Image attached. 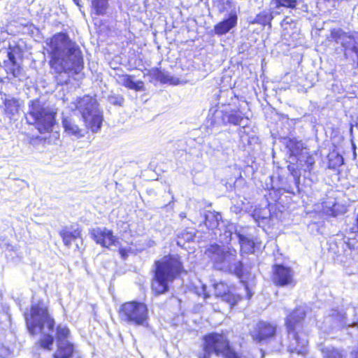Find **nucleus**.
I'll return each mask as SVG.
<instances>
[{"instance_id": "nucleus-1", "label": "nucleus", "mask_w": 358, "mask_h": 358, "mask_svg": "<svg viewBox=\"0 0 358 358\" xmlns=\"http://www.w3.org/2000/svg\"><path fill=\"white\" fill-rule=\"evenodd\" d=\"M27 329L30 335L36 336L43 333L45 327L49 331L55 330L56 350L52 354V358H73L76 352V348L73 343L68 341L71 337V330L65 324L56 322L50 313L47 302L40 299L31 303L29 309L24 312Z\"/></svg>"}, {"instance_id": "nucleus-2", "label": "nucleus", "mask_w": 358, "mask_h": 358, "mask_svg": "<svg viewBox=\"0 0 358 358\" xmlns=\"http://www.w3.org/2000/svg\"><path fill=\"white\" fill-rule=\"evenodd\" d=\"M45 44L48 65L55 73L74 77L83 71L85 62L82 50L68 33L57 32L46 40Z\"/></svg>"}, {"instance_id": "nucleus-3", "label": "nucleus", "mask_w": 358, "mask_h": 358, "mask_svg": "<svg viewBox=\"0 0 358 358\" xmlns=\"http://www.w3.org/2000/svg\"><path fill=\"white\" fill-rule=\"evenodd\" d=\"M187 273L180 256L168 255L154 262L150 280V289L154 296L166 294L169 290V283Z\"/></svg>"}, {"instance_id": "nucleus-4", "label": "nucleus", "mask_w": 358, "mask_h": 358, "mask_svg": "<svg viewBox=\"0 0 358 358\" xmlns=\"http://www.w3.org/2000/svg\"><path fill=\"white\" fill-rule=\"evenodd\" d=\"M306 317V311L301 306L294 307L285 317V328L287 335L291 338L287 351L291 354L304 356L308 353Z\"/></svg>"}, {"instance_id": "nucleus-5", "label": "nucleus", "mask_w": 358, "mask_h": 358, "mask_svg": "<svg viewBox=\"0 0 358 358\" xmlns=\"http://www.w3.org/2000/svg\"><path fill=\"white\" fill-rule=\"evenodd\" d=\"M26 121L34 126L40 134H50L57 123L56 109L47 106L38 98L31 100L28 104Z\"/></svg>"}, {"instance_id": "nucleus-6", "label": "nucleus", "mask_w": 358, "mask_h": 358, "mask_svg": "<svg viewBox=\"0 0 358 358\" xmlns=\"http://www.w3.org/2000/svg\"><path fill=\"white\" fill-rule=\"evenodd\" d=\"M202 352L198 358H211L214 355L223 358H241L224 333L210 332L202 336Z\"/></svg>"}, {"instance_id": "nucleus-7", "label": "nucleus", "mask_w": 358, "mask_h": 358, "mask_svg": "<svg viewBox=\"0 0 358 358\" xmlns=\"http://www.w3.org/2000/svg\"><path fill=\"white\" fill-rule=\"evenodd\" d=\"M74 109L77 110L85 123V126L92 133L100 130L103 121V113L99 108L96 99L90 94L78 96L73 102Z\"/></svg>"}, {"instance_id": "nucleus-8", "label": "nucleus", "mask_w": 358, "mask_h": 358, "mask_svg": "<svg viewBox=\"0 0 358 358\" xmlns=\"http://www.w3.org/2000/svg\"><path fill=\"white\" fill-rule=\"evenodd\" d=\"M121 322L134 327H148L150 322L149 308L146 303L131 300L122 303L117 310Z\"/></svg>"}, {"instance_id": "nucleus-9", "label": "nucleus", "mask_w": 358, "mask_h": 358, "mask_svg": "<svg viewBox=\"0 0 358 358\" xmlns=\"http://www.w3.org/2000/svg\"><path fill=\"white\" fill-rule=\"evenodd\" d=\"M287 150L289 158L294 157L295 162H289L287 164V170L291 176H293L296 184H299L301 180V169L302 164L300 157L303 154V150L306 149L304 144L301 141L296 138H289L285 143Z\"/></svg>"}, {"instance_id": "nucleus-10", "label": "nucleus", "mask_w": 358, "mask_h": 358, "mask_svg": "<svg viewBox=\"0 0 358 358\" xmlns=\"http://www.w3.org/2000/svg\"><path fill=\"white\" fill-rule=\"evenodd\" d=\"M277 334L278 326L276 324L260 320L255 324L250 335L254 341L262 343L274 339Z\"/></svg>"}, {"instance_id": "nucleus-11", "label": "nucleus", "mask_w": 358, "mask_h": 358, "mask_svg": "<svg viewBox=\"0 0 358 358\" xmlns=\"http://www.w3.org/2000/svg\"><path fill=\"white\" fill-rule=\"evenodd\" d=\"M91 238L96 244L103 248L109 249L120 244L118 237L114 234L113 230L106 227H96L90 231Z\"/></svg>"}, {"instance_id": "nucleus-12", "label": "nucleus", "mask_w": 358, "mask_h": 358, "mask_svg": "<svg viewBox=\"0 0 358 358\" xmlns=\"http://www.w3.org/2000/svg\"><path fill=\"white\" fill-rule=\"evenodd\" d=\"M271 280L277 287H293L296 283L292 268L280 264L273 265Z\"/></svg>"}, {"instance_id": "nucleus-13", "label": "nucleus", "mask_w": 358, "mask_h": 358, "mask_svg": "<svg viewBox=\"0 0 358 358\" xmlns=\"http://www.w3.org/2000/svg\"><path fill=\"white\" fill-rule=\"evenodd\" d=\"M214 288L215 296L229 303L231 308L243 299V296L235 292V286L229 285L227 282H218Z\"/></svg>"}, {"instance_id": "nucleus-14", "label": "nucleus", "mask_w": 358, "mask_h": 358, "mask_svg": "<svg viewBox=\"0 0 358 358\" xmlns=\"http://www.w3.org/2000/svg\"><path fill=\"white\" fill-rule=\"evenodd\" d=\"M58 234L64 245L68 248L77 241H83V228L78 224L63 226Z\"/></svg>"}, {"instance_id": "nucleus-15", "label": "nucleus", "mask_w": 358, "mask_h": 358, "mask_svg": "<svg viewBox=\"0 0 358 358\" xmlns=\"http://www.w3.org/2000/svg\"><path fill=\"white\" fill-rule=\"evenodd\" d=\"M209 252L217 255L215 262L220 264H227L228 268H231L230 264L236 260L237 257L236 250L234 248L221 250L220 245L213 244L210 246Z\"/></svg>"}, {"instance_id": "nucleus-16", "label": "nucleus", "mask_w": 358, "mask_h": 358, "mask_svg": "<svg viewBox=\"0 0 358 358\" xmlns=\"http://www.w3.org/2000/svg\"><path fill=\"white\" fill-rule=\"evenodd\" d=\"M329 38L330 41L341 44L345 56L346 52L349 49L350 41H355L353 34L346 32L342 29L335 28L330 30Z\"/></svg>"}, {"instance_id": "nucleus-17", "label": "nucleus", "mask_w": 358, "mask_h": 358, "mask_svg": "<svg viewBox=\"0 0 358 358\" xmlns=\"http://www.w3.org/2000/svg\"><path fill=\"white\" fill-rule=\"evenodd\" d=\"M62 125L64 131L69 136H73L77 138L84 136V131L79 127L75 117L71 115L64 116L62 118Z\"/></svg>"}, {"instance_id": "nucleus-18", "label": "nucleus", "mask_w": 358, "mask_h": 358, "mask_svg": "<svg viewBox=\"0 0 358 358\" xmlns=\"http://www.w3.org/2000/svg\"><path fill=\"white\" fill-rule=\"evenodd\" d=\"M9 49L10 50L7 52L8 62L4 61L5 71L7 75L12 78H17L22 74L23 69L22 66L17 62L16 57L13 52V48L9 47Z\"/></svg>"}, {"instance_id": "nucleus-19", "label": "nucleus", "mask_w": 358, "mask_h": 358, "mask_svg": "<svg viewBox=\"0 0 358 358\" xmlns=\"http://www.w3.org/2000/svg\"><path fill=\"white\" fill-rule=\"evenodd\" d=\"M238 17L235 13L229 15L228 18L219 22L214 26V31L218 36H222L228 33L237 24Z\"/></svg>"}, {"instance_id": "nucleus-20", "label": "nucleus", "mask_w": 358, "mask_h": 358, "mask_svg": "<svg viewBox=\"0 0 358 358\" xmlns=\"http://www.w3.org/2000/svg\"><path fill=\"white\" fill-rule=\"evenodd\" d=\"M244 120H248V117L239 110H231L230 112L222 111L221 120L223 124H233L239 126Z\"/></svg>"}, {"instance_id": "nucleus-21", "label": "nucleus", "mask_w": 358, "mask_h": 358, "mask_svg": "<svg viewBox=\"0 0 358 358\" xmlns=\"http://www.w3.org/2000/svg\"><path fill=\"white\" fill-rule=\"evenodd\" d=\"M120 83L124 87L134 91L144 90V83L142 80L134 81V76L129 74H121L119 76Z\"/></svg>"}, {"instance_id": "nucleus-22", "label": "nucleus", "mask_w": 358, "mask_h": 358, "mask_svg": "<svg viewBox=\"0 0 358 358\" xmlns=\"http://www.w3.org/2000/svg\"><path fill=\"white\" fill-rule=\"evenodd\" d=\"M20 104L15 98H6L3 101V113L7 117L11 119L19 113Z\"/></svg>"}, {"instance_id": "nucleus-23", "label": "nucleus", "mask_w": 358, "mask_h": 358, "mask_svg": "<svg viewBox=\"0 0 358 358\" xmlns=\"http://www.w3.org/2000/svg\"><path fill=\"white\" fill-rule=\"evenodd\" d=\"M54 336L48 333H43L40 338L36 341L35 347L38 350L51 351L54 344Z\"/></svg>"}, {"instance_id": "nucleus-24", "label": "nucleus", "mask_w": 358, "mask_h": 358, "mask_svg": "<svg viewBox=\"0 0 358 358\" xmlns=\"http://www.w3.org/2000/svg\"><path fill=\"white\" fill-rule=\"evenodd\" d=\"M273 19L272 12L268 10H262L259 12L256 17L250 22V24H257L262 27L268 26L271 27V21Z\"/></svg>"}, {"instance_id": "nucleus-25", "label": "nucleus", "mask_w": 358, "mask_h": 358, "mask_svg": "<svg viewBox=\"0 0 358 358\" xmlns=\"http://www.w3.org/2000/svg\"><path fill=\"white\" fill-rule=\"evenodd\" d=\"M327 168L331 170H336L344 163V159L336 150H332L327 155Z\"/></svg>"}, {"instance_id": "nucleus-26", "label": "nucleus", "mask_w": 358, "mask_h": 358, "mask_svg": "<svg viewBox=\"0 0 358 358\" xmlns=\"http://www.w3.org/2000/svg\"><path fill=\"white\" fill-rule=\"evenodd\" d=\"M195 235L191 231L184 230L176 236V243L178 246L185 248L187 243L192 242Z\"/></svg>"}, {"instance_id": "nucleus-27", "label": "nucleus", "mask_w": 358, "mask_h": 358, "mask_svg": "<svg viewBox=\"0 0 358 358\" xmlns=\"http://www.w3.org/2000/svg\"><path fill=\"white\" fill-rule=\"evenodd\" d=\"M241 249L246 253H254L255 251V243L252 238L241 236L239 239Z\"/></svg>"}, {"instance_id": "nucleus-28", "label": "nucleus", "mask_w": 358, "mask_h": 358, "mask_svg": "<svg viewBox=\"0 0 358 358\" xmlns=\"http://www.w3.org/2000/svg\"><path fill=\"white\" fill-rule=\"evenodd\" d=\"M323 358H345L343 351L331 347L322 350Z\"/></svg>"}, {"instance_id": "nucleus-29", "label": "nucleus", "mask_w": 358, "mask_h": 358, "mask_svg": "<svg viewBox=\"0 0 358 358\" xmlns=\"http://www.w3.org/2000/svg\"><path fill=\"white\" fill-rule=\"evenodd\" d=\"M92 7L96 15H104L108 7V0H92Z\"/></svg>"}, {"instance_id": "nucleus-30", "label": "nucleus", "mask_w": 358, "mask_h": 358, "mask_svg": "<svg viewBox=\"0 0 358 358\" xmlns=\"http://www.w3.org/2000/svg\"><path fill=\"white\" fill-rule=\"evenodd\" d=\"M275 3V8L285 7L288 8L294 9L297 6L296 0H272Z\"/></svg>"}, {"instance_id": "nucleus-31", "label": "nucleus", "mask_w": 358, "mask_h": 358, "mask_svg": "<svg viewBox=\"0 0 358 358\" xmlns=\"http://www.w3.org/2000/svg\"><path fill=\"white\" fill-rule=\"evenodd\" d=\"M245 268L243 264L238 261L234 264L232 273L239 279H241L246 274Z\"/></svg>"}, {"instance_id": "nucleus-32", "label": "nucleus", "mask_w": 358, "mask_h": 358, "mask_svg": "<svg viewBox=\"0 0 358 358\" xmlns=\"http://www.w3.org/2000/svg\"><path fill=\"white\" fill-rule=\"evenodd\" d=\"M304 157H305V159H304L303 162H304V164L306 166V169H305V171L310 173L313 170L315 164L314 157H313V154L309 152H306L305 153Z\"/></svg>"}, {"instance_id": "nucleus-33", "label": "nucleus", "mask_w": 358, "mask_h": 358, "mask_svg": "<svg viewBox=\"0 0 358 358\" xmlns=\"http://www.w3.org/2000/svg\"><path fill=\"white\" fill-rule=\"evenodd\" d=\"M111 103L115 106H122L124 99V97L121 95L119 96H113L110 98Z\"/></svg>"}, {"instance_id": "nucleus-34", "label": "nucleus", "mask_w": 358, "mask_h": 358, "mask_svg": "<svg viewBox=\"0 0 358 358\" xmlns=\"http://www.w3.org/2000/svg\"><path fill=\"white\" fill-rule=\"evenodd\" d=\"M131 252V249L130 248H127L119 247V249H118V252L122 259H126L128 257L129 253H130Z\"/></svg>"}, {"instance_id": "nucleus-35", "label": "nucleus", "mask_w": 358, "mask_h": 358, "mask_svg": "<svg viewBox=\"0 0 358 358\" xmlns=\"http://www.w3.org/2000/svg\"><path fill=\"white\" fill-rule=\"evenodd\" d=\"M241 282L244 285L245 289L247 292V299H250L252 296V292L249 287V285L246 281L241 280Z\"/></svg>"}, {"instance_id": "nucleus-36", "label": "nucleus", "mask_w": 358, "mask_h": 358, "mask_svg": "<svg viewBox=\"0 0 358 358\" xmlns=\"http://www.w3.org/2000/svg\"><path fill=\"white\" fill-rule=\"evenodd\" d=\"M351 50L352 52H353L355 55H356V57H357V67L358 68V46L357 45H353L352 48H351Z\"/></svg>"}, {"instance_id": "nucleus-37", "label": "nucleus", "mask_w": 358, "mask_h": 358, "mask_svg": "<svg viewBox=\"0 0 358 358\" xmlns=\"http://www.w3.org/2000/svg\"><path fill=\"white\" fill-rule=\"evenodd\" d=\"M351 358H358V348L354 349L350 352Z\"/></svg>"}, {"instance_id": "nucleus-38", "label": "nucleus", "mask_w": 358, "mask_h": 358, "mask_svg": "<svg viewBox=\"0 0 358 358\" xmlns=\"http://www.w3.org/2000/svg\"><path fill=\"white\" fill-rule=\"evenodd\" d=\"M36 140H38V141H42V140H43V138H41V137H39V136L33 137V138H31L30 139V143H31V144H34V142H35V141H36Z\"/></svg>"}, {"instance_id": "nucleus-39", "label": "nucleus", "mask_w": 358, "mask_h": 358, "mask_svg": "<svg viewBox=\"0 0 358 358\" xmlns=\"http://www.w3.org/2000/svg\"><path fill=\"white\" fill-rule=\"evenodd\" d=\"M162 76V78H160V80L163 83H165L166 82V79L165 78V77L163 76L162 73L161 71L159 72Z\"/></svg>"}, {"instance_id": "nucleus-40", "label": "nucleus", "mask_w": 358, "mask_h": 358, "mask_svg": "<svg viewBox=\"0 0 358 358\" xmlns=\"http://www.w3.org/2000/svg\"><path fill=\"white\" fill-rule=\"evenodd\" d=\"M73 1L75 2V3L78 6H81L79 3L80 2V0H73Z\"/></svg>"}, {"instance_id": "nucleus-41", "label": "nucleus", "mask_w": 358, "mask_h": 358, "mask_svg": "<svg viewBox=\"0 0 358 358\" xmlns=\"http://www.w3.org/2000/svg\"><path fill=\"white\" fill-rule=\"evenodd\" d=\"M219 223H218V220H216L215 222V224H213V226H211L212 227H217L218 226Z\"/></svg>"}, {"instance_id": "nucleus-42", "label": "nucleus", "mask_w": 358, "mask_h": 358, "mask_svg": "<svg viewBox=\"0 0 358 358\" xmlns=\"http://www.w3.org/2000/svg\"><path fill=\"white\" fill-rule=\"evenodd\" d=\"M356 127H357V128L358 129V122L356 124Z\"/></svg>"}]
</instances>
